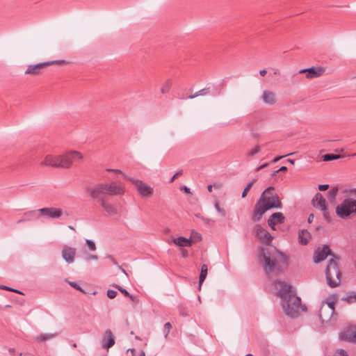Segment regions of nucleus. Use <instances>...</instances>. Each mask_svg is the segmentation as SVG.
<instances>
[{
    "instance_id": "1",
    "label": "nucleus",
    "mask_w": 356,
    "mask_h": 356,
    "mask_svg": "<svg viewBox=\"0 0 356 356\" xmlns=\"http://www.w3.org/2000/svg\"><path fill=\"white\" fill-rule=\"evenodd\" d=\"M258 257L264 271L269 277L283 274L289 265V257L275 248H261Z\"/></svg>"
},
{
    "instance_id": "2",
    "label": "nucleus",
    "mask_w": 356,
    "mask_h": 356,
    "mask_svg": "<svg viewBox=\"0 0 356 356\" xmlns=\"http://www.w3.org/2000/svg\"><path fill=\"white\" fill-rule=\"evenodd\" d=\"M277 294L281 298V305L284 314L291 318L298 317L299 313L305 311L307 307L301 304V299L296 296V292L292 290L290 284L281 280L274 282Z\"/></svg>"
},
{
    "instance_id": "3",
    "label": "nucleus",
    "mask_w": 356,
    "mask_h": 356,
    "mask_svg": "<svg viewBox=\"0 0 356 356\" xmlns=\"http://www.w3.org/2000/svg\"><path fill=\"white\" fill-rule=\"evenodd\" d=\"M270 190H274V187H268L262 193L259 200L256 203L252 217L253 221H259L261 219L264 213L269 209L274 208H282V204L277 195H274V196H269L268 195Z\"/></svg>"
},
{
    "instance_id": "4",
    "label": "nucleus",
    "mask_w": 356,
    "mask_h": 356,
    "mask_svg": "<svg viewBox=\"0 0 356 356\" xmlns=\"http://www.w3.org/2000/svg\"><path fill=\"white\" fill-rule=\"evenodd\" d=\"M83 155L77 151H70L62 155H47L42 162L43 165L54 168H70L73 162L81 160Z\"/></svg>"
},
{
    "instance_id": "5",
    "label": "nucleus",
    "mask_w": 356,
    "mask_h": 356,
    "mask_svg": "<svg viewBox=\"0 0 356 356\" xmlns=\"http://www.w3.org/2000/svg\"><path fill=\"white\" fill-rule=\"evenodd\" d=\"M86 191L92 198H99L106 195H122L124 194L125 188L121 182L112 181L98 184L94 187H88Z\"/></svg>"
},
{
    "instance_id": "6",
    "label": "nucleus",
    "mask_w": 356,
    "mask_h": 356,
    "mask_svg": "<svg viewBox=\"0 0 356 356\" xmlns=\"http://www.w3.org/2000/svg\"><path fill=\"white\" fill-rule=\"evenodd\" d=\"M344 193L350 197L345 198L336 207L337 216L342 219L348 218L350 215L356 213V188L346 190Z\"/></svg>"
},
{
    "instance_id": "7",
    "label": "nucleus",
    "mask_w": 356,
    "mask_h": 356,
    "mask_svg": "<svg viewBox=\"0 0 356 356\" xmlns=\"http://www.w3.org/2000/svg\"><path fill=\"white\" fill-rule=\"evenodd\" d=\"M339 259V257L333 255V258L328 260L325 268L326 282L330 288H335L341 283L342 274L337 263Z\"/></svg>"
},
{
    "instance_id": "8",
    "label": "nucleus",
    "mask_w": 356,
    "mask_h": 356,
    "mask_svg": "<svg viewBox=\"0 0 356 356\" xmlns=\"http://www.w3.org/2000/svg\"><path fill=\"white\" fill-rule=\"evenodd\" d=\"M69 63L68 61L65 60H50L42 63H39L37 64L29 65L25 71V74H31L33 76L40 75L43 73L44 69L47 67L53 65H65Z\"/></svg>"
},
{
    "instance_id": "9",
    "label": "nucleus",
    "mask_w": 356,
    "mask_h": 356,
    "mask_svg": "<svg viewBox=\"0 0 356 356\" xmlns=\"http://www.w3.org/2000/svg\"><path fill=\"white\" fill-rule=\"evenodd\" d=\"M312 203L316 209H319L323 212V218L325 220H326L327 222H331L332 217L328 211L326 200L321 193H316L312 200Z\"/></svg>"
},
{
    "instance_id": "10",
    "label": "nucleus",
    "mask_w": 356,
    "mask_h": 356,
    "mask_svg": "<svg viewBox=\"0 0 356 356\" xmlns=\"http://www.w3.org/2000/svg\"><path fill=\"white\" fill-rule=\"evenodd\" d=\"M128 180L131 181L136 186L138 192L142 197H148L153 193V188L143 181L133 178H128Z\"/></svg>"
},
{
    "instance_id": "11",
    "label": "nucleus",
    "mask_w": 356,
    "mask_h": 356,
    "mask_svg": "<svg viewBox=\"0 0 356 356\" xmlns=\"http://www.w3.org/2000/svg\"><path fill=\"white\" fill-rule=\"evenodd\" d=\"M254 233L255 236L258 238L261 243L266 245H269L273 238L272 235L259 224L254 226Z\"/></svg>"
},
{
    "instance_id": "12",
    "label": "nucleus",
    "mask_w": 356,
    "mask_h": 356,
    "mask_svg": "<svg viewBox=\"0 0 356 356\" xmlns=\"http://www.w3.org/2000/svg\"><path fill=\"white\" fill-rule=\"evenodd\" d=\"M38 211L40 216L50 219H58L63 215L62 209L56 207H44L38 209Z\"/></svg>"
},
{
    "instance_id": "13",
    "label": "nucleus",
    "mask_w": 356,
    "mask_h": 356,
    "mask_svg": "<svg viewBox=\"0 0 356 356\" xmlns=\"http://www.w3.org/2000/svg\"><path fill=\"white\" fill-rule=\"evenodd\" d=\"M328 255L333 257L334 254H332L330 247L327 245H324L321 248H318L314 251L313 261L316 264L320 263L325 260Z\"/></svg>"
},
{
    "instance_id": "14",
    "label": "nucleus",
    "mask_w": 356,
    "mask_h": 356,
    "mask_svg": "<svg viewBox=\"0 0 356 356\" xmlns=\"http://www.w3.org/2000/svg\"><path fill=\"white\" fill-rule=\"evenodd\" d=\"M325 70L322 67H312L309 68L302 69L299 71L300 74H306V78L309 79H315L323 74Z\"/></svg>"
},
{
    "instance_id": "15",
    "label": "nucleus",
    "mask_w": 356,
    "mask_h": 356,
    "mask_svg": "<svg viewBox=\"0 0 356 356\" xmlns=\"http://www.w3.org/2000/svg\"><path fill=\"white\" fill-rule=\"evenodd\" d=\"M97 200L103 209L108 216H113L118 213L117 208L111 203L107 201L106 196H102L99 198H93Z\"/></svg>"
},
{
    "instance_id": "16",
    "label": "nucleus",
    "mask_w": 356,
    "mask_h": 356,
    "mask_svg": "<svg viewBox=\"0 0 356 356\" xmlns=\"http://www.w3.org/2000/svg\"><path fill=\"white\" fill-rule=\"evenodd\" d=\"M284 220L285 217L282 213L275 212L268 220V225L272 229L275 230V225L282 224Z\"/></svg>"
},
{
    "instance_id": "17",
    "label": "nucleus",
    "mask_w": 356,
    "mask_h": 356,
    "mask_svg": "<svg viewBox=\"0 0 356 356\" xmlns=\"http://www.w3.org/2000/svg\"><path fill=\"white\" fill-rule=\"evenodd\" d=\"M115 344V337L111 330H106L102 341V348L108 349Z\"/></svg>"
},
{
    "instance_id": "18",
    "label": "nucleus",
    "mask_w": 356,
    "mask_h": 356,
    "mask_svg": "<svg viewBox=\"0 0 356 356\" xmlns=\"http://www.w3.org/2000/svg\"><path fill=\"white\" fill-rule=\"evenodd\" d=\"M76 252V248L65 246L62 250V257L67 263L72 264L74 261Z\"/></svg>"
},
{
    "instance_id": "19",
    "label": "nucleus",
    "mask_w": 356,
    "mask_h": 356,
    "mask_svg": "<svg viewBox=\"0 0 356 356\" xmlns=\"http://www.w3.org/2000/svg\"><path fill=\"white\" fill-rule=\"evenodd\" d=\"M38 213V210H31V211H27L23 214L22 218L21 219L17 220V223L19 224L23 222L31 221V220H35L38 219V216L37 214Z\"/></svg>"
},
{
    "instance_id": "20",
    "label": "nucleus",
    "mask_w": 356,
    "mask_h": 356,
    "mask_svg": "<svg viewBox=\"0 0 356 356\" xmlns=\"http://www.w3.org/2000/svg\"><path fill=\"white\" fill-rule=\"evenodd\" d=\"M261 99L264 103L270 105H273L276 102L275 94L270 90H264Z\"/></svg>"
},
{
    "instance_id": "21",
    "label": "nucleus",
    "mask_w": 356,
    "mask_h": 356,
    "mask_svg": "<svg viewBox=\"0 0 356 356\" xmlns=\"http://www.w3.org/2000/svg\"><path fill=\"white\" fill-rule=\"evenodd\" d=\"M173 243L180 247H191L193 244L191 238H186L184 236H180L172 239Z\"/></svg>"
},
{
    "instance_id": "22",
    "label": "nucleus",
    "mask_w": 356,
    "mask_h": 356,
    "mask_svg": "<svg viewBox=\"0 0 356 356\" xmlns=\"http://www.w3.org/2000/svg\"><path fill=\"white\" fill-rule=\"evenodd\" d=\"M311 234L307 229H302L298 233L299 243L305 245L309 243Z\"/></svg>"
},
{
    "instance_id": "23",
    "label": "nucleus",
    "mask_w": 356,
    "mask_h": 356,
    "mask_svg": "<svg viewBox=\"0 0 356 356\" xmlns=\"http://www.w3.org/2000/svg\"><path fill=\"white\" fill-rule=\"evenodd\" d=\"M327 307H324L323 306H322L318 312L319 318L322 321H324L323 313L325 310L329 309L331 314H332L334 312V301L327 302Z\"/></svg>"
},
{
    "instance_id": "24",
    "label": "nucleus",
    "mask_w": 356,
    "mask_h": 356,
    "mask_svg": "<svg viewBox=\"0 0 356 356\" xmlns=\"http://www.w3.org/2000/svg\"><path fill=\"white\" fill-rule=\"evenodd\" d=\"M208 273V267L207 264H203L201 266V271L199 277V289H201V286L205 280Z\"/></svg>"
},
{
    "instance_id": "25",
    "label": "nucleus",
    "mask_w": 356,
    "mask_h": 356,
    "mask_svg": "<svg viewBox=\"0 0 356 356\" xmlns=\"http://www.w3.org/2000/svg\"><path fill=\"white\" fill-rule=\"evenodd\" d=\"M354 330H348L342 332L339 334V337L343 341H348L353 342Z\"/></svg>"
},
{
    "instance_id": "26",
    "label": "nucleus",
    "mask_w": 356,
    "mask_h": 356,
    "mask_svg": "<svg viewBox=\"0 0 356 356\" xmlns=\"http://www.w3.org/2000/svg\"><path fill=\"white\" fill-rule=\"evenodd\" d=\"M58 334H41L35 337V340L39 342L45 341L56 337Z\"/></svg>"
},
{
    "instance_id": "27",
    "label": "nucleus",
    "mask_w": 356,
    "mask_h": 356,
    "mask_svg": "<svg viewBox=\"0 0 356 356\" xmlns=\"http://www.w3.org/2000/svg\"><path fill=\"white\" fill-rule=\"evenodd\" d=\"M210 93V88H204L197 92H196L195 94L193 95H190L188 96V98L189 99H194L198 96H203V95H207L208 94Z\"/></svg>"
},
{
    "instance_id": "28",
    "label": "nucleus",
    "mask_w": 356,
    "mask_h": 356,
    "mask_svg": "<svg viewBox=\"0 0 356 356\" xmlns=\"http://www.w3.org/2000/svg\"><path fill=\"white\" fill-rule=\"evenodd\" d=\"M339 189L337 187H332L327 194V197L330 202H333L337 195Z\"/></svg>"
},
{
    "instance_id": "29",
    "label": "nucleus",
    "mask_w": 356,
    "mask_h": 356,
    "mask_svg": "<svg viewBox=\"0 0 356 356\" xmlns=\"http://www.w3.org/2000/svg\"><path fill=\"white\" fill-rule=\"evenodd\" d=\"M112 286L113 287L117 289L119 291H120L124 296L129 298L131 300H134V296L131 295L127 290L116 284H114Z\"/></svg>"
},
{
    "instance_id": "30",
    "label": "nucleus",
    "mask_w": 356,
    "mask_h": 356,
    "mask_svg": "<svg viewBox=\"0 0 356 356\" xmlns=\"http://www.w3.org/2000/svg\"><path fill=\"white\" fill-rule=\"evenodd\" d=\"M172 81L171 79H169L166 80V81L164 83V84L161 87V92L163 94L169 92V91L172 87Z\"/></svg>"
},
{
    "instance_id": "31",
    "label": "nucleus",
    "mask_w": 356,
    "mask_h": 356,
    "mask_svg": "<svg viewBox=\"0 0 356 356\" xmlns=\"http://www.w3.org/2000/svg\"><path fill=\"white\" fill-rule=\"evenodd\" d=\"M341 158L340 154H326L323 156V160L324 161H330L332 160L338 159Z\"/></svg>"
},
{
    "instance_id": "32",
    "label": "nucleus",
    "mask_w": 356,
    "mask_h": 356,
    "mask_svg": "<svg viewBox=\"0 0 356 356\" xmlns=\"http://www.w3.org/2000/svg\"><path fill=\"white\" fill-rule=\"evenodd\" d=\"M257 179H253L251 181H250L247 186H245V188L243 189V192H242V194H241V197L243 198H244L248 191L250 190V188H252V186H253V184L256 182Z\"/></svg>"
},
{
    "instance_id": "33",
    "label": "nucleus",
    "mask_w": 356,
    "mask_h": 356,
    "mask_svg": "<svg viewBox=\"0 0 356 356\" xmlns=\"http://www.w3.org/2000/svg\"><path fill=\"white\" fill-rule=\"evenodd\" d=\"M260 150H261L260 147L259 145H256L254 148L248 150L246 155L248 157H252L256 154L259 153L260 152Z\"/></svg>"
},
{
    "instance_id": "34",
    "label": "nucleus",
    "mask_w": 356,
    "mask_h": 356,
    "mask_svg": "<svg viewBox=\"0 0 356 356\" xmlns=\"http://www.w3.org/2000/svg\"><path fill=\"white\" fill-rule=\"evenodd\" d=\"M343 300H346L348 303H352L356 302V293L351 292L347 295L346 297L343 298Z\"/></svg>"
},
{
    "instance_id": "35",
    "label": "nucleus",
    "mask_w": 356,
    "mask_h": 356,
    "mask_svg": "<svg viewBox=\"0 0 356 356\" xmlns=\"http://www.w3.org/2000/svg\"><path fill=\"white\" fill-rule=\"evenodd\" d=\"M172 328V325L170 322H167L164 324V326H163V334H164V336L165 338H167L168 334L170 333V331Z\"/></svg>"
},
{
    "instance_id": "36",
    "label": "nucleus",
    "mask_w": 356,
    "mask_h": 356,
    "mask_svg": "<svg viewBox=\"0 0 356 356\" xmlns=\"http://www.w3.org/2000/svg\"><path fill=\"white\" fill-rule=\"evenodd\" d=\"M214 207L219 214L222 216H225L226 212L224 209L220 207L219 202L216 200L214 203Z\"/></svg>"
},
{
    "instance_id": "37",
    "label": "nucleus",
    "mask_w": 356,
    "mask_h": 356,
    "mask_svg": "<svg viewBox=\"0 0 356 356\" xmlns=\"http://www.w3.org/2000/svg\"><path fill=\"white\" fill-rule=\"evenodd\" d=\"M118 293L115 290H112V289H108L107 291V296L111 298V299H113L116 297Z\"/></svg>"
},
{
    "instance_id": "38",
    "label": "nucleus",
    "mask_w": 356,
    "mask_h": 356,
    "mask_svg": "<svg viewBox=\"0 0 356 356\" xmlns=\"http://www.w3.org/2000/svg\"><path fill=\"white\" fill-rule=\"evenodd\" d=\"M86 243L88 246V248L90 250H96V245H95V243L94 241H91V240H89V239H87L86 240Z\"/></svg>"
},
{
    "instance_id": "39",
    "label": "nucleus",
    "mask_w": 356,
    "mask_h": 356,
    "mask_svg": "<svg viewBox=\"0 0 356 356\" xmlns=\"http://www.w3.org/2000/svg\"><path fill=\"white\" fill-rule=\"evenodd\" d=\"M69 284L73 287L74 289H76V290L84 292L83 289L76 282H68Z\"/></svg>"
},
{
    "instance_id": "40",
    "label": "nucleus",
    "mask_w": 356,
    "mask_h": 356,
    "mask_svg": "<svg viewBox=\"0 0 356 356\" xmlns=\"http://www.w3.org/2000/svg\"><path fill=\"white\" fill-rule=\"evenodd\" d=\"M192 237L193 238V240L195 241L202 240L201 234L195 232H192Z\"/></svg>"
},
{
    "instance_id": "41",
    "label": "nucleus",
    "mask_w": 356,
    "mask_h": 356,
    "mask_svg": "<svg viewBox=\"0 0 356 356\" xmlns=\"http://www.w3.org/2000/svg\"><path fill=\"white\" fill-rule=\"evenodd\" d=\"M334 356H348V355L344 350L339 349L335 353Z\"/></svg>"
},
{
    "instance_id": "42",
    "label": "nucleus",
    "mask_w": 356,
    "mask_h": 356,
    "mask_svg": "<svg viewBox=\"0 0 356 356\" xmlns=\"http://www.w3.org/2000/svg\"><path fill=\"white\" fill-rule=\"evenodd\" d=\"M0 289H4V290H7V291H14V292L18 293H22V292H20L18 290L13 289L9 287V286H4V285L0 286Z\"/></svg>"
},
{
    "instance_id": "43",
    "label": "nucleus",
    "mask_w": 356,
    "mask_h": 356,
    "mask_svg": "<svg viewBox=\"0 0 356 356\" xmlns=\"http://www.w3.org/2000/svg\"><path fill=\"white\" fill-rule=\"evenodd\" d=\"M293 153H289V154H285V155H283V156H277L275 157V159H273L272 161V163H276L279 160H280L281 159L285 157V156H289V155H291L293 154Z\"/></svg>"
},
{
    "instance_id": "44",
    "label": "nucleus",
    "mask_w": 356,
    "mask_h": 356,
    "mask_svg": "<svg viewBox=\"0 0 356 356\" xmlns=\"http://www.w3.org/2000/svg\"><path fill=\"white\" fill-rule=\"evenodd\" d=\"M329 188L328 184H319L318 188L321 191H325Z\"/></svg>"
},
{
    "instance_id": "45",
    "label": "nucleus",
    "mask_w": 356,
    "mask_h": 356,
    "mask_svg": "<svg viewBox=\"0 0 356 356\" xmlns=\"http://www.w3.org/2000/svg\"><path fill=\"white\" fill-rule=\"evenodd\" d=\"M107 171H109V172H115V174H122L124 176L125 178H127L128 179L129 177H127L125 175H124L122 173V172L120 170H118V169H107Z\"/></svg>"
},
{
    "instance_id": "46",
    "label": "nucleus",
    "mask_w": 356,
    "mask_h": 356,
    "mask_svg": "<svg viewBox=\"0 0 356 356\" xmlns=\"http://www.w3.org/2000/svg\"><path fill=\"white\" fill-rule=\"evenodd\" d=\"M97 256L95 254H88L86 257V261H90V260H97Z\"/></svg>"
},
{
    "instance_id": "47",
    "label": "nucleus",
    "mask_w": 356,
    "mask_h": 356,
    "mask_svg": "<svg viewBox=\"0 0 356 356\" xmlns=\"http://www.w3.org/2000/svg\"><path fill=\"white\" fill-rule=\"evenodd\" d=\"M182 172H183V171L181 170L178 171L177 172H176V173L172 176V177L170 179V183L173 182V181H174V180L175 179V178H176L177 177H178V176H179V175H182Z\"/></svg>"
},
{
    "instance_id": "48",
    "label": "nucleus",
    "mask_w": 356,
    "mask_h": 356,
    "mask_svg": "<svg viewBox=\"0 0 356 356\" xmlns=\"http://www.w3.org/2000/svg\"><path fill=\"white\" fill-rule=\"evenodd\" d=\"M268 165V163H264V164H262V165H261L258 166V167L255 169V171H256V172H259V170H261V169H263V168H264L267 167Z\"/></svg>"
},
{
    "instance_id": "49",
    "label": "nucleus",
    "mask_w": 356,
    "mask_h": 356,
    "mask_svg": "<svg viewBox=\"0 0 356 356\" xmlns=\"http://www.w3.org/2000/svg\"><path fill=\"white\" fill-rule=\"evenodd\" d=\"M181 256L183 257H187L188 256V250H185V249H182L181 250Z\"/></svg>"
},
{
    "instance_id": "50",
    "label": "nucleus",
    "mask_w": 356,
    "mask_h": 356,
    "mask_svg": "<svg viewBox=\"0 0 356 356\" xmlns=\"http://www.w3.org/2000/svg\"><path fill=\"white\" fill-rule=\"evenodd\" d=\"M181 190L184 191L186 193H191V190L186 186H184L181 188Z\"/></svg>"
},
{
    "instance_id": "51",
    "label": "nucleus",
    "mask_w": 356,
    "mask_h": 356,
    "mask_svg": "<svg viewBox=\"0 0 356 356\" xmlns=\"http://www.w3.org/2000/svg\"><path fill=\"white\" fill-rule=\"evenodd\" d=\"M108 259H109L111 260V261L114 264V265H118V262L115 261V259L111 255L108 256L107 257Z\"/></svg>"
},
{
    "instance_id": "52",
    "label": "nucleus",
    "mask_w": 356,
    "mask_h": 356,
    "mask_svg": "<svg viewBox=\"0 0 356 356\" xmlns=\"http://www.w3.org/2000/svg\"><path fill=\"white\" fill-rule=\"evenodd\" d=\"M266 73H267V71L266 70H264H264H261L259 71V74L262 76H265L266 74Z\"/></svg>"
},
{
    "instance_id": "53",
    "label": "nucleus",
    "mask_w": 356,
    "mask_h": 356,
    "mask_svg": "<svg viewBox=\"0 0 356 356\" xmlns=\"http://www.w3.org/2000/svg\"><path fill=\"white\" fill-rule=\"evenodd\" d=\"M287 170V168L286 166H282L280 168L278 169L279 172H286Z\"/></svg>"
},
{
    "instance_id": "54",
    "label": "nucleus",
    "mask_w": 356,
    "mask_h": 356,
    "mask_svg": "<svg viewBox=\"0 0 356 356\" xmlns=\"http://www.w3.org/2000/svg\"><path fill=\"white\" fill-rule=\"evenodd\" d=\"M353 342L356 343V329H355L354 331H353Z\"/></svg>"
},
{
    "instance_id": "55",
    "label": "nucleus",
    "mask_w": 356,
    "mask_h": 356,
    "mask_svg": "<svg viewBox=\"0 0 356 356\" xmlns=\"http://www.w3.org/2000/svg\"><path fill=\"white\" fill-rule=\"evenodd\" d=\"M268 195L269 196H274V195H277V193H275V189L274 190H270V191H269V193H268Z\"/></svg>"
},
{
    "instance_id": "56",
    "label": "nucleus",
    "mask_w": 356,
    "mask_h": 356,
    "mask_svg": "<svg viewBox=\"0 0 356 356\" xmlns=\"http://www.w3.org/2000/svg\"><path fill=\"white\" fill-rule=\"evenodd\" d=\"M313 218H314V214L312 213L309 215V216L308 218V222H311L312 221Z\"/></svg>"
},
{
    "instance_id": "57",
    "label": "nucleus",
    "mask_w": 356,
    "mask_h": 356,
    "mask_svg": "<svg viewBox=\"0 0 356 356\" xmlns=\"http://www.w3.org/2000/svg\"><path fill=\"white\" fill-rule=\"evenodd\" d=\"M19 356H34L33 355H32L31 353H24V355H22V353L19 355Z\"/></svg>"
},
{
    "instance_id": "58",
    "label": "nucleus",
    "mask_w": 356,
    "mask_h": 356,
    "mask_svg": "<svg viewBox=\"0 0 356 356\" xmlns=\"http://www.w3.org/2000/svg\"><path fill=\"white\" fill-rule=\"evenodd\" d=\"M212 188H213V185H208L207 186V189L209 191V192H211L212 191Z\"/></svg>"
},
{
    "instance_id": "59",
    "label": "nucleus",
    "mask_w": 356,
    "mask_h": 356,
    "mask_svg": "<svg viewBox=\"0 0 356 356\" xmlns=\"http://www.w3.org/2000/svg\"><path fill=\"white\" fill-rule=\"evenodd\" d=\"M279 172L278 170H275V171H273L271 174L272 176H276L277 174Z\"/></svg>"
},
{
    "instance_id": "60",
    "label": "nucleus",
    "mask_w": 356,
    "mask_h": 356,
    "mask_svg": "<svg viewBox=\"0 0 356 356\" xmlns=\"http://www.w3.org/2000/svg\"><path fill=\"white\" fill-rule=\"evenodd\" d=\"M287 161H288V162H289L290 163H291L292 165H293V164H294V163H295L294 160H293V159H288V160H287Z\"/></svg>"
},
{
    "instance_id": "61",
    "label": "nucleus",
    "mask_w": 356,
    "mask_h": 356,
    "mask_svg": "<svg viewBox=\"0 0 356 356\" xmlns=\"http://www.w3.org/2000/svg\"><path fill=\"white\" fill-rule=\"evenodd\" d=\"M129 351H131V353L132 354H134L135 353V349L134 348H131V349H129Z\"/></svg>"
},
{
    "instance_id": "62",
    "label": "nucleus",
    "mask_w": 356,
    "mask_h": 356,
    "mask_svg": "<svg viewBox=\"0 0 356 356\" xmlns=\"http://www.w3.org/2000/svg\"><path fill=\"white\" fill-rule=\"evenodd\" d=\"M139 356H145V353H144L143 351H142V352L140 353Z\"/></svg>"
},
{
    "instance_id": "63",
    "label": "nucleus",
    "mask_w": 356,
    "mask_h": 356,
    "mask_svg": "<svg viewBox=\"0 0 356 356\" xmlns=\"http://www.w3.org/2000/svg\"><path fill=\"white\" fill-rule=\"evenodd\" d=\"M14 350H14L13 348H10V349L9 350V351H10V353H13V352H14Z\"/></svg>"
},
{
    "instance_id": "64",
    "label": "nucleus",
    "mask_w": 356,
    "mask_h": 356,
    "mask_svg": "<svg viewBox=\"0 0 356 356\" xmlns=\"http://www.w3.org/2000/svg\"><path fill=\"white\" fill-rule=\"evenodd\" d=\"M245 356H253L252 354H248Z\"/></svg>"
}]
</instances>
